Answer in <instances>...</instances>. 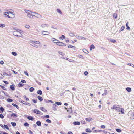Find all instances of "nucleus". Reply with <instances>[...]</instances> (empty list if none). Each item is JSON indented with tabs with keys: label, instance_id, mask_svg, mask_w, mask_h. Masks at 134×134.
<instances>
[{
	"label": "nucleus",
	"instance_id": "1",
	"mask_svg": "<svg viewBox=\"0 0 134 134\" xmlns=\"http://www.w3.org/2000/svg\"><path fill=\"white\" fill-rule=\"evenodd\" d=\"M4 15L6 17L11 18H13L15 17V14L13 12L7 10V12H5Z\"/></svg>",
	"mask_w": 134,
	"mask_h": 134
},
{
	"label": "nucleus",
	"instance_id": "2",
	"mask_svg": "<svg viewBox=\"0 0 134 134\" xmlns=\"http://www.w3.org/2000/svg\"><path fill=\"white\" fill-rule=\"evenodd\" d=\"M24 10L26 13H27V15L28 17L31 18H33L34 15V13H33L34 12L26 9H25Z\"/></svg>",
	"mask_w": 134,
	"mask_h": 134
},
{
	"label": "nucleus",
	"instance_id": "3",
	"mask_svg": "<svg viewBox=\"0 0 134 134\" xmlns=\"http://www.w3.org/2000/svg\"><path fill=\"white\" fill-rule=\"evenodd\" d=\"M120 107L118 105H115L111 107V109H115L116 110H119Z\"/></svg>",
	"mask_w": 134,
	"mask_h": 134
},
{
	"label": "nucleus",
	"instance_id": "4",
	"mask_svg": "<svg viewBox=\"0 0 134 134\" xmlns=\"http://www.w3.org/2000/svg\"><path fill=\"white\" fill-rule=\"evenodd\" d=\"M130 116V118L131 119H134V112H132L130 113L128 115Z\"/></svg>",
	"mask_w": 134,
	"mask_h": 134
},
{
	"label": "nucleus",
	"instance_id": "5",
	"mask_svg": "<svg viewBox=\"0 0 134 134\" xmlns=\"http://www.w3.org/2000/svg\"><path fill=\"white\" fill-rule=\"evenodd\" d=\"M33 13H34V16H35L38 18H41V16L40 14H39L35 12H34Z\"/></svg>",
	"mask_w": 134,
	"mask_h": 134
},
{
	"label": "nucleus",
	"instance_id": "6",
	"mask_svg": "<svg viewBox=\"0 0 134 134\" xmlns=\"http://www.w3.org/2000/svg\"><path fill=\"white\" fill-rule=\"evenodd\" d=\"M51 40L54 43H55L56 44L59 42V41L58 40L53 38H52Z\"/></svg>",
	"mask_w": 134,
	"mask_h": 134
},
{
	"label": "nucleus",
	"instance_id": "7",
	"mask_svg": "<svg viewBox=\"0 0 134 134\" xmlns=\"http://www.w3.org/2000/svg\"><path fill=\"white\" fill-rule=\"evenodd\" d=\"M57 45L60 46H66L65 44L62 42H60L59 41L58 42L57 44Z\"/></svg>",
	"mask_w": 134,
	"mask_h": 134
},
{
	"label": "nucleus",
	"instance_id": "8",
	"mask_svg": "<svg viewBox=\"0 0 134 134\" xmlns=\"http://www.w3.org/2000/svg\"><path fill=\"white\" fill-rule=\"evenodd\" d=\"M34 112L37 114H40L42 115V114L41 112H40L37 109H35L34 111Z\"/></svg>",
	"mask_w": 134,
	"mask_h": 134
},
{
	"label": "nucleus",
	"instance_id": "9",
	"mask_svg": "<svg viewBox=\"0 0 134 134\" xmlns=\"http://www.w3.org/2000/svg\"><path fill=\"white\" fill-rule=\"evenodd\" d=\"M42 34L44 35H48L49 34V32L47 31H43L42 32Z\"/></svg>",
	"mask_w": 134,
	"mask_h": 134
},
{
	"label": "nucleus",
	"instance_id": "10",
	"mask_svg": "<svg viewBox=\"0 0 134 134\" xmlns=\"http://www.w3.org/2000/svg\"><path fill=\"white\" fill-rule=\"evenodd\" d=\"M32 44H39L40 43L39 41H32Z\"/></svg>",
	"mask_w": 134,
	"mask_h": 134
},
{
	"label": "nucleus",
	"instance_id": "11",
	"mask_svg": "<svg viewBox=\"0 0 134 134\" xmlns=\"http://www.w3.org/2000/svg\"><path fill=\"white\" fill-rule=\"evenodd\" d=\"M27 119L33 121L34 120V118L33 117L31 116H28L27 117Z\"/></svg>",
	"mask_w": 134,
	"mask_h": 134
},
{
	"label": "nucleus",
	"instance_id": "12",
	"mask_svg": "<svg viewBox=\"0 0 134 134\" xmlns=\"http://www.w3.org/2000/svg\"><path fill=\"white\" fill-rule=\"evenodd\" d=\"M57 106V105L55 104H53V109L54 111H55L57 110L56 109V107Z\"/></svg>",
	"mask_w": 134,
	"mask_h": 134
},
{
	"label": "nucleus",
	"instance_id": "13",
	"mask_svg": "<svg viewBox=\"0 0 134 134\" xmlns=\"http://www.w3.org/2000/svg\"><path fill=\"white\" fill-rule=\"evenodd\" d=\"M11 116L12 117H13V118L15 117L16 118L17 116V114L15 113H12L11 114Z\"/></svg>",
	"mask_w": 134,
	"mask_h": 134
},
{
	"label": "nucleus",
	"instance_id": "14",
	"mask_svg": "<svg viewBox=\"0 0 134 134\" xmlns=\"http://www.w3.org/2000/svg\"><path fill=\"white\" fill-rule=\"evenodd\" d=\"M95 48V46L93 44H92L91 45L90 47V50L91 51L93 49H94Z\"/></svg>",
	"mask_w": 134,
	"mask_h": 134
},
{
	"label": "nucleus",
	"instance_id": "15",
	"mask_svg": "<svg viewBox=\"0 0 134 134\" xmlns=\"http://www.w3.org/2000/svg\"><path fill=\"white\" fill-rule=\"evenodd\" d=\"M73 124L74 125H79L80 124V123L79 122L75 121L73 122Z\"/></svg>",
	"mask_w": 134,
	"mask_h": 134
},
{
	"label": "nucleus",
	"instance_id": "16",
	"mask_svg": "<svg viewBox=\"0 0 134 134\" xmlns=\"http://www.w3.org/2000/svg\"><path fill=\"white\" fill-rule=\"evenodd\" d=\"M113 18L115 19H116L118 16L117 14L116 13H114L113 14Z\"/></svg>",
	"mask_w": 134,
	"mask_h": 134
},
{
	"label": "nucleus",
	"instance_id": "17",
	"mask_svg": "<svg viewBox=\"0 0 134 134\" xmlns=\"http://www.w3.org/2000/svg\"><path fill=\"white\" fill-rule=\"evenodd\" d=\"M40 109L41 110L44 112H46L47 111V110L43 107H41L40 108Z\"/></svg>",
	"mask_w": 134,
	"mask_h": 134
},
{
	"label": "nucleus",
	"instance_id": "18",
	"mask_svg": "<svg viewBox=\"0 0 134 134\" xmlns=\"http://www.w3.org/2000/svg\"><path fill=\"white\" fill-rule=\"evenodd\" d=\"M124 110L123 108H121V110H120L119 111V112H121L122 114H124Z\"/></svg>",
	"mask_w": 134,
	"mask_h": 134
},
{
	"label": "nucleus",
	"instance_id": "19",
	"mask_svg": "<svg viewBox=\"0 0 134 134\" xmlns=\"http://www.w3.org/2000/svg\"><path fill=\"white\" fill-rule=\"evenodd\" d=\"M37 93L39 94L42 95V92L41 90H39L37 91Z\"/></svg>",
	"mask_w": 134,
	"mask_h": 134
},
{
	"label": "nucleus",
	"instance_id": "20",
	"mask_svg": "<svg viewBox=\"0 0 134 134\" xmlns=\"http://www.w3.org/2000/svg\"><path fill=\"white\" fill-rule=\"evenodd\" d=\"M126 89L129 92H130L131 91V88L130 87H127Z\"/></svg>",
	"mask_w": 134,
	"mask_h": 134
},
{
	"label": "nucleus",
	"instance_id": "21",
	"mask_svg": "<svg viewBox=\"0 0 134 134\" xmlns=\"http://www.w3.org/2000/svg\"><path fill=\"white\" fill-rule=\"evenodd\" d=\"M10 88L13 91H14L15 90V88L14 86L13 85H11L10 86Z\"/></svg>",
	"mask_w": 134,
	"mask_h": 134
},
{
	"label": "nucleus",
	"instance_id": "22",
	"mask_svg": "<svg viewBox=\"0 0 134 134\" xmlns=\"http://www.w3.org/2000/svg\"><path fill=\"white\" fill-rule=\"evenodd\" d=\"M65 38V37L64 35H62V36L61 37H59V38L60 39L63 40V39Z\"/></svg>",
	"mask_w": 134,
	"mask_h": 134
},
{
	"label": "nucleus",
	"instance_id": "23",
	"mask_svg": "<svg viewBox=\"0 0 134 134\" xmlns=\"http://www.w3.org/2000/svg\"><path fill=\"white\" fill-rule=\"evenodd\" d=\"M85 120L87 121H91V120H92V119L91 118H85Z\"/></svg>",
	"mask_w": 134,
	"mask_h": 134
},
{
	"label": "nucleus",
	"instance_id": "24",
	"mask_svg": "<svg viewBox=\"0 0 134 134\" xmlns=\"http://www.w3.org/2000/svg\"><path fill=\"white\" fill-rule=\"evenodd\" d=\"M69 34V35L70 36L73 37V36H75L74 34L72 32L70 33Z\"/></svg>",
	"mask_w": 134,
	"mask_h": 134
},
{
	"label": "nucleus",
	"instance_id": "25",
	"mask_svg": "<svg viewBox=\"0 0 134 134\" xmlns=\"http://www.w3.org/2000/svg\"><path fill=\"white\" fill-rule=\"evenodd\" d=\"M36 124L37 125H38L39 126H41V122L39 121H38L36 122Z\"/></svg>",
	"mask_w": 134,
	"mask_h": 134
},
{
	"label": "nucleus",
	"instance_id": "26",
	"mask_svg": "<svg viewBox=\"0 0 134 134\" xmlns=\"http://www.w3.org/2000/svg\"><path fill=\"white\" fill-rule=\"evenodd\" d=\"M68 48H71L73 49H75V46L70 45L68 46Z\"/></svg>",
	"mask_w": 134,
	"mask_h": 134
},
{
	"label": "nucleus",
	"instance_id": "27",
	"mask_svg": "<svg viewBox=\"0 0 134 134\" xmlns=\"http://www.w3.org/2000/svg\"><path fill=\"white\" fill-rule=\"evenodd\" d=\"M37 98L40 101H42L43 100L42 98L40 96H38Z\"/></svg>",
	"mask_w": 134,
	"mask_h": 134
},
{
	"label": "nucleus",
	"instance_id": "28",
	"mask_svg": "<svg viewBox=\"0 0 134 134\" xmlns=\"http://www.w3.org/2000/svg\"><path fill=\"white\" fill-rule=\"evenodd\" d=\"M18 86L19 87H21L22 86H24V85L22 84L21 83H19L18 84Z\"/></svg>",
	"mask_w": 134,
	"mask_h": 134
},
{
	"label": "nucleus",
	"instance_id": "29",
	"mask_svg": "<svg viewBox=\"0 0 134 134\" xmlns=\"http://www.w3.org/2000/svg\"><path fill=\"white\" fill-rule=\"evenodd\" d=\"M34 87H31L29 89V91L30 92H32L34 91Z\"/></svg>",
	"mask_w": 134,
	"mask_h": 134
},
{
	"label": "nucleus",
	"instance_id": "30",
	"mask_svg": "<svg viewBox=\"0 0 134 134\" xmlns=\"http://www.w3.org/2000/svg\"><path fill=\"white\" fill-rule=\"evenodd\" d=\"M86 131L87 132H88L89 133L91 132H92L91 131L88 129H86Z\"/></svg>",
	"mask_w": 134,
	"mask_h": 134
},
{
	"label": "nucleus",
	"instance_id": "31",
	"mask_svg": "<svg viewBox=\"0 0 134 134\" xmlns=\"http://www.w3.org/2000/svg\"><path fill=\"white\" fill-rule=\"evenodd\" d=\"M12 105L13 106H14L15 107H16L18 109L19 108V107L17 105L14 103L12 104Z\"/></svg>",
	"mask_w": 134,
	"mask_h": 134
},
{
	"label": "nucleus",
	"instance_id": "32",
	"mask_svg": "<svg viewBox=\"0 0 134 134\" xmlns=\"http://www.w3.org/2000/svg\"><path fill=\"white\" fill-rule=\"evenodd\" d=\"M125 27L124 26H122L121 28L120 29V31H123Z\"/></svg>",
	"mask_w": 134,
	"mask_h": 134
},
{
	"label": "nucleus",
	"instance_id": "33",
	"mask_svg": "<svg viewBox=\"0 0 134 134\" xmlns=\"http://www.w3.org/2000/svg\"><path fill=\"white\" fill-rule=\"evenodd\" d=\"M7 101L9 102H12L13 100L10 99L8 98L7 100Z\"/></svg>",
	"mask_w": 134,
	"mask_h": 134
},
{
	"label": "nucleus",
	"instance_id": "34",
	"mask_svg": "<svg viewBox=\"0 0 134 134\" xmlns=\"http://www.w3.org/2000/svg\"><path fill=\"white\" fill-rule=\"evenodd\" d=\"M116 131L118 132H121V130L119 129H116Z\"/></svg>",
	"mask_w": 134,
	"mask_h": 134
},
{
	"label": "nucleus",
	"instance_id": "35",
	"mask_svg": "<svg viewBox=\"0 0 134 134\" xmlns=\"http://www.w3.org/2000/svg\"><path fill=\"white\" fill-rule=\"evenodd\" d=\"M18 32L17 31H15L13 32V34L16 36H19L18 35L16 34V33Z\"/></svg>",
	"mask_w": 134,
	"mask_h": 134
},
{
	"label": "nucleus",
	"instance_id": "36",
	"mask_svg": "<svg viewBox=\"0 0 134 134\" xmlns=\"http://www.w3.org/2000/svg\"><path fill=\"white\" fill-rule=\"evenodd\" d=\"M11 124H12V126L14 127L16 126V124L15 122H12L11 123Z\"/></svg>",
	"mask_w": 134,
	"mask_h": 134
},
{
	"label": "nucleus",
	"instance_id": "37",
	"mask_svg": "<svg viewBox=\"0 0 134 134\" xmlns=\"http://www.w3.org/2000/svg\"><path fill=\"white\" fill-rule=\"evenodd\" d=\"M0 87H1V88L3 89V90H6V88L4 87L3 86L0 85Z\"/></svg>",
	"mask_w": 134,
	"mask_h": 134
},
{
	"label": "nucleus",
	"instance_id": "38",
	"mask_svg": "<svg viewBox=\"0 0 134 134\" xmlns=\"http://www.w3.org/2000/svg\"><path fill=\"white\" fill-rule=\"evenodd\" d=\"M5 26V25L3 24H0V27H3Z\"/></svg>",
	"mask_w": 134,
	"mask_h": 134
},
{
	"label": "nucleus",
	"instance_id": "39",
	"mask_svg": "<svg viewBox=\"0 0 134 134\" xmlns=\"http://www.w3.org/2000/svg\"><path fill=\"white\" fill-rule=\"evenodd\" d=\"M12 55L15 56H16L17 55V53L15 52H12Z\"/></svg>",
	"mask_w": 134,
	"mask_h": 134
},
{
	"label": "nucleus",
	"instance_id": "40",
	"mask_svg": "<svg viewBox=\"0 0 134 134\" xmlns=\"http://www.w3.org/2000/svg\"><path fill=\"white\" fill-rule=\"evenodd\" d=\"M128 22H127L126 24V26L127 27V29H129L130 30V27L128 26Z\"/></svg>",
	"mask_w": 134,
	"mask_h": 134
},
{
	"label": "nucleus",
	"instance_id": "41",
	"mask_svg": "<svg viewBox=\"0 0 134 134\" xmlns=\"http://www.w3.org/2000/svg\"><path fill=\"white\" fill-rule=\"evenodd\" d=\"M127 65H128L132 66V67L134 68V65H133V64H132L130 63H128L127 64Z\"/></svg>",
	"mask_w": 134,
	"mask_h": 134
},
{
	"label": "nucleus",
	"instance_id": "42",
	"mask_svg": "<svg viewBox=\"0 0 134 134\" xmlns=\"http://www.w3.org/2000/svg\"><path fill=\"white\" fill-rule=\"evenodd\" d=\"M57 12H58V13H60V14H62V12L59 9H57Z\"/></svg>",
	"mask_w": 134,
	"mask_h": 134
},
{
	"label": "nucleus",
	"instance_id": "43",
	"mask_svg": "<svg viewBox=\"0 0 134 134\" xmlns=\"http://www.w3.org/2000/svg\"><path fill=\"white\" fill-rule=\"evenodd\" d=\"M4 127L5 129H6L7 130L9 129V128L8 127V126L7 125H4Z\"/></svg>",
	"mask_w": 134,
	"mask_h": 134
},
{
	"label": "nucleus",
	"instance_id": "44",
	"mask_svg": "<svg viewBox=\"0 0 134 134\" xmlns=\"http://www.w3.org/2000/svg\"><path fill=\"white\" fill-rule=\"evenodd\" d=\"M4 77V76L2 74L0 73V78L3 79Z\"/></svg>",
	"mask_w": 134,
	"mask_h": 134
},
{
	"label": "nucleus",
	"instance_id": "45",
	"mask_svg": "<svg viewBox=\"0 0 134 134\" xmlns=\"http://www.w3.org/2000/svg\"><path fill=\"white\" fill-rule=\"evenodd\" d=\"M83 51L85 53H88V51L85 49H83Z\"/></svg>",
	"mask_w": 134,
	"mask_h": 134
},
{
	"label": "nucleus",
	"instance_id": "46",
	"mask_svg": "<svg viewBox=\"0 0 134 134\" xmlns=\"http://www.w3.org/2000/svg\"><path fill=\"white\" fill-rule=\"evenodd\" d=\"M24 125L25 126L28 127L29 126V124L27 123L26 122L24 124Z\"/></svg>",
	"mask_w": 134,
	"mask_h": 134
},
{
	"label": "nucleus",
	"instance_id": "47",
	"mask_svg": "<svg viewBox=\"0 0 134 134\" xmlns=\"http://www.w3.org/2000/svg\"><path fill=\"white\" fill-rule=\"evenodd\" d=\"M111 41L113 43H115L116 42V41L115 40L112 39L111 40Z\"/></svg>",
	"mask_w": 134,
	"mask_h": 134
},
{
	"label": "nucleus",
	"instance_id": "48",
	"mask_svg": "<svg viewBox=\"0 0 134 134\" xmlns=\"http://www.w3.org/2000/svg\"><path fill=\"white\" fill-rule=\"evenodd\" d=\"M4 99V97L3 96L0 95V99Z\"/></svg>",
	"mask_w": 134,
	"mask_h": 134
},
{
	"label": "nucleus",
	"instance_id": "49",
	"mask_svg": "<svg viewBox=\"0 0 134 134\" xmlns=\"http://www.w3.org/2000/svg\"><path fill=\"white\" fill-rule=\"evenodd\" d=\"M46 121L48 123H51V121L49 119H47L46 120Z\"/></svg>",
	"mask_w": 134,
	"mask_h": 134
},
{
	"label": "nucleus",
	"instance_id": "50",
	"mask_svg": "<svg viewBox=\"0 0 134 134\" xmlns=\"http://www.w3.org/2000/svg\"><path fill=\"white\" fill-rule=\"evenodd\" d=\"M55 104H56L57 105H60L62 103L61 102H56Z\"/></svg>",
	"mask_w": 134,
	"mask_h": 134
},
{
	"label": "nucleus",
	"instance_id": "51",
	"mask_svg": "<svg viewBox=\"0 0 134 134\" xmlns=\"http://www.w3.org/2000/svg\"><path fill=\"white\" fill-rule=\"evenodd\" d=\"M0 110L2 112H3L4 110V109L2 107H1L0 108Z\"/></svg>",
	"mask_w": 134,
	"mask_h": 134
},
{
	"label": "nucleus",
	"instance_id": "52",
	"mask_svg": "<svg viewBox=\"0 0 134 134\" xmlns=\"http://www.w3.org/2000/svg\"><path fill=\"white\" fill-rule=\"evenodd\" d=\"M100 127L101 128L104 129L105 128V125H101L100 126Z\"/></svg>",
	"mask_w": 134,
	"mask_h": 134
},
{
	"label": "nucleus",
	"instance_id": "53",
	"mask_svg": "<svg viewBox=\"0 0 134 134\" xmlns=\"http://www.w3.org/2000/svg\"><path fill=\"white\" fill-rule=\"evenodd\" d=\"M3 82H4V83L6 84H8L9 83L8 82L4 80L3 81Z\"/></svg>",
	"mask_w": 134,
	"mask_h": 134
},
{
	"label": "nucleus",
	"instance_id": "54",
	"mask_svg": "<svg viewBox=\"0 0 134 134\" xmlns=\"http://www.w3.org/2000/svg\"><path fill=\"white\" fill-rule=\"evenodd\" d=\"M4 117L3 115L2 114H0V118L2 119Z\"/></svg>",
	"mask_w": 134,
	"mask_h": 134
},
{
	"label": "nucleus",
	"instance_id": "55",
	"mask_svg": "<svg viewBox=\"0 0 134 134\" xmlns=\"http://www.w3.org/2000/svg\"><path fill=\"white\" fill-rule=\"evenodd\" d=\"M25 27L27 28H29L30 27V26L27 25H26L25 26Z\"/></svg>",
	"mask_w": 134,
	"mask_h": 134
},
{
	"label": "nucleus",
	"instance_id": "56",
	"mask_svg": "<svg viewBox=\"0 0 134 134\" xmlns=\"http://www.w3.org/2000/svg\"><path fill=\"white\" fill-rule=\"evenodd\" d=\"M88 74V72L87 71H85L84 72V74L86 76H87Z\"/></svg>",
	"mask_w": 134,
	"mask_h": 134
},
{
	"label": "nucleus",
	"instance_id": "57",
	"mask_svg": "<svg viewBox=\"0 0 134 134\" xmlns=\"http://www.w3.org/2000/svg\"><path fill=\"white\" fill-rule=\"evenodd\" d=\"M3 75L4 76H8V75L7 73L6 72H4L3 73Z\"/></svg>",
	"mask_w": 134,
	"mask_h": 134
},
{
	"label": "nucleus",
	"instance_id": "58",
	"mask_svg": "<svg viewBox=\"0 0 134 134\" xmlns=\"http://www.w3.org/2000/svg\"><path fill=\"white\" fill-rule=\"evenodd\" d=\"M21 103H23V104H26V102L24 101H22L21 102Z\"/></svg>",
	"mask_w": 134,
	"mask_h": 134
},
{
	"label": "nucleus",
	"instance_id": "59",
	"mask_svg": "<svg viewBox=\"0 0 134 134\" xmlns=\"http://www.w3.org/2000/svg\"><path fill=\"white\" fill-rule=\"evenodd\" d=\"M21 82L23 83H26V81H25V80H21Z\"/></svg>",
	"mask_w": 134,
	"mask_h": 134
},
{
	"label": "nucleus",
	"instance_id": "60",
	"mask_svg": "<svg viewBox=\"0 0 134 134\" xmlns=\"http://www.w3.org/2000/svg\"><path fill=\"white\" fill-rule=\"evenodd\" d=\"M29 131L30 134H34L33 132L31 130H29Z\"/></svg>",
	"mask_w": 134,
	"mask_h": 134
},
{
	"label": "nucleus",
	"instance_id": "61",
	"mask_svg": "<svg viewBox=\"0 0 134 134\" xmlns=\"http://www.w3.org/2000/svg\"><path fill=\"white\" fill-rule=\"evenodd\" d=\"M32 101L35 103H36L37 102V100L36 99V100L33 99L32 100Z\"/></svg>",
	"mask_w": 134,
	"mask_h": 134
},
{
	"label": "nucleus",
	"instance_id": "62",
	"mask_svg": "<svg viewBox=\"0 0 134 134\" xmlns=\"http://www.w3.org/2000/svg\"><path fill=\"white\" fill-rule=\"evenodd\" d=\"M24 73L26 75H27V76H28V73L27 72V71H24Z\"/></svg>",
	"mask_w": 134,
	"mask_h": 134
},
{
	"label": "nucleus",
	"instance_id": "63",
	"mask_svg": "<svg viewBox=\"0 0 134 134\" xmlns=\"http://www.w3.org/2000/svg\"><path fill=\"white\" fill-rule=\"evenodd\" d=\"M4 63V62L3 61H0V63L2 64H3Z\"/></svg>",
	"mask_w": 134,
	"mask_h": 134
},
{
	"label": "nucleus",
	"instance_id": "64",
	"mask_svg": "<svg viewBox=\"0 0 134 134\" xmlns=\"http://www.w3.org/2000/svg\"><path fill=\"white\" fill-rule=\"evenodd\" d=\"M78 56L80 58H83V56L81 55H79Z\"/></svg>",
	"mask_w": 134,
	"mask_h": 134
}]
</instances>
